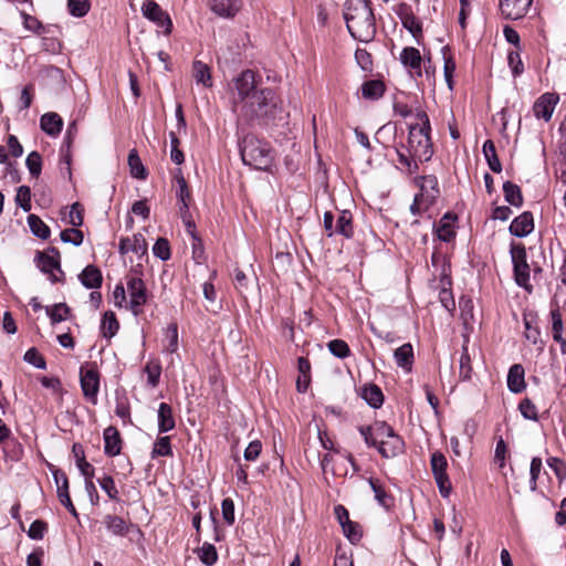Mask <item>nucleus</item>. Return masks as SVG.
Returning a JSON list of instances; mask_svg holds the SVG:
<instances>
[{
    "instance_id": "nucleus-1",
    "label": "nucleus",
    "mask_w": 566,
    "mask_h": 566,
    "mask_svg": "<svg viewBox=\"0 0 566 566\" xmlns=\"http://www.w3.org/2000/svg\"><path fill=\"white\" fill-rule=\"evenodd\" d=\"M234 86L238 97L233 99L234 105L241 103L242 116L248 120H260L268 124L275 118L279 111L274 102L272 88L258 90L255 73L252 70L242 71L234 78Z\"/></svg>"
},
{
    "instance_id": "nucleus-2",
    "label": "nucleus",
    "mask_w": 566,
    "mask_h": 566,
    "mask_svg": "<svg viewBox=\"0 0 566 566\" xmlns=\"http://www.w3.org/2000/svg\"><path fill=\"white\" fill-rule=\"evenodd\" d=\"M344 19L350 35L360 42L368 43L376 34V22L369 0H347Z\"/></svg>"
},
{
    "instance_id": "nucleus-3",
    "label": "nucleus",
    "mask_w": 566,
    "mask_h": 566,
    "mask_svg": "<svg viewBox=\"0 0 566 566\" xmlns=\"http://www.w3.org/2000/svg\"><path fill=\"white\" fill-rule=\"evenodd\" d=\"M241 159L244 165L258 170H266L273 163L271 146L254 135H247L239 143Z\"/></svg>"
},
{
    "instance_id": "nucleus-4",
    "label": "nucleus",
    "mask_w": 566,
    "mask_h": 566,
    "mask_svg": "<svg viewBox=\"0 0 566 566\" xmlns=\"http://www.w3.org/2000/svg\"><path fill=\"white\" fill-rule=\"evenodd\" d=\"M510 254L513 264V275L515 283L523 287L526 292L531 293L533 286L530 284L531 268L526 260V249L523 243H515L510 245Z\"/></svg>"
},
{
    "instance_id": "nucleus-5",
    "label": "nucleus",
    "mask_w": 566,
    "mask_h": 566,
    "mask_svg": "<svg viewBox=\"0 0 566 566\" xmlns=\"http://www.w3.org/2000/svg\"><path fill=\"white\" fill-rule=\"evenodd\" d=\"M80 382L84 397L92 403H96L99 390V371L94 363L81 366Z\"/></svg>"
},
{
    "instance_id": "nucleus-6",
    "label": "nucleus",
    "mask_w": 566,
    "mask_h": 566,
    "mask_svg": "<svg viewBox=\"0 0 566 566\" xmlns=\"http://www.w3.org/2000/svg\"><path fill=\"white\" fill-rule=\"evenodd\" d=\"M126 285L130 296L129 308L134 315L142 312V307L147 303V289L142 277L137 275H127Z\"/></svg>"
},
{
    "instance_id": "nucleus-7",
    "label": "nucleus",
    "mask_w": 566,
    "mask_h": 566,
    "mask_svg": "<svg viewBox=\"0 0 566 566\" xmlns=\"http://www.w3.org/2000/svg\"><path fill=\"white\" fill-rule=\"evenodd\" d=\"M142 13L158 28H164V33L166 35L171 33L172 21L169 14L164 11L155 0H146L142 6Z\"/></svg>"
},
{
    "instance_id": "nucleus-8",
    "label": "nucleus",
    "mask_w": 566,
    "mask_h": 566,
    "mask_svg": "<svg viewBox=\"0 0 566 566\" xmlns=\"http://www.w3.org/2000/svg\"><path fill=\"white\" fill-rule=\"evenodd\" d=\"M34 261L43 273L49 274V279L52 283L64 282V272L61 269L60 260L54 259V256L50 258L48 253L38 251Z\"/></svg>"
},
{
    "instance_id": "nucleus-9",
    "label": "nucleus",
    "mask_w": 566,
    "mask_h": 566,
    "mask_svg": "<svg viewBox=\"0 0 566 566\" xmlns=\"http://www.w3.org/2000/svg\"><path fill=\"white\" fill-rule=\"evenodd\" d=\"M54 482L56 484V492L57 497L61 502V504L75 517L78 518V513L75 509V506L72 503V500L70 497L69 493V479L64 471L57 468L51 469Z\"/></svg>"
},
{
    "instance_id": "nucleus-10",
    "label": "nucleus",
    "mask_w": 566,
    "mask_h": 566,
    "mask_svg": "<svg viewBox=\"0 0 566 566\" xmlns=\"http://www.w3.org/2000/svg\"><path fill=\"white\" fill-rule=\"evenodd\" d=\"M533 0H500L502 15L509 20H518L526 15Z\"/></svg>"
},
{
    "instance_id": "nucleus-11",
    "label": "nucleus",
    "mask_w": 566,
    "mask_h": 566,
    "mask_svg": "<svg viewBox=\"0 0 566 566\" xmlns=\"http://www.w3.org/2000/svg\"><path fill=\"white\" fill-rule=\"evenodd\" d=\"M397 14L402 27L411 33L418 43H420V39L422 38V23L413 14L411 8L408 4L402 3L400 4Z\"/></svg>"
},
{
    "instance_id": "nucleus-12",
    "label": "nucleus",
    "mask_w": 566,
    "mask_h": 566,
    "mask_svg": "<svg viewBox=\"0 0 566 566\" xmlns=\"http://www.w3.org/2000/svg\"><path fill=\"white\" fill-rule=\"evenodd\" d=\"M209 9L218 17L233 19L243 7L242 0H209Z\"/></svg>"
},
{
    "instance_id": "nucleus-13",
    "label": "nucleus",
    "mask_w": 566,
    "mask_h": 566,
    "mask_svg": "<svg viewBox=\"0 0 566 566\" xmlns=\"http://www.w3.org/2000/svg\"><path fill=\"white\" fill-rule=\"evenodd\" d=\"M559 96L556 93H544L539 96L533 105V112L536 118H542L548 122L552 118Z\"/></svg>"
},
{
    "instance_id": "nucleus-14",
    "label": "nucleus",
    "mask_w": 566,
    "mask_h": 566,
    "mask_svg": "<svg viewBox=\"0 0 566 566\" xmlns=\"http://www.w3.org/2000/svg\"><path fill=\"white\" fill-rule=\"evenodd\" d=\"M534 230V219L530 211H524L520 216L513 219L509 227V231L512 235L517 238H524Z\"/></svg>"
},
{
    "instance_id": "nucleus-15",
    "label": "nucleus",
    "mask_w": 566,
    "mask_h": 566,
    "mask_svg": "<svg viewBox=\"0 0 566 566\" xmlns=\"http://www.w3.org/2000/svg\"><path fill=\"white\" fill-rule=\"evenodd\" d=\"M376 448L382 458L390 459L403 452L405 442L400 436L395 434L387 439H380Z\"/></svg>"
},
{
    "instance_id": "nucleus-16",
    "label": "nucleus",
    "mask_w": 566,
    "mask_h": 566,
    "mask_svg": "<svg viewBox=\"0 0 566 566\" xmlns=\"http://www.w3.org/2000/svg\"><path fill=\"white\" fill-rule=\"evenodd\" d=\"M147 242L143 234L136 233L130 238H122L118 244V252L122 255L127 254L128 252H134L137 255H145L147 253Z\"/></svg>"
},
{
    "instance_id": "nucleus-17",
    "label": "nucleus",
    "mask_w": 566,
    "mask_h": 566,
    "mask_svg": "<svg viewBox=\"0 0 566 566\" xmlns=\"http://www.w3.org/2000/svg\"><path fill=\"white\" fill-rule=\"evenodd\" d=\"M76 134H77V123H76V120H73L67 126L63 143L61 146V155H62L63 161L66 165L65 170H66L69 178H71V176H72L70 149L72 147V144L74 142Z\"/></svg>"
},
{
    "instance_id": "nucleus-18",
    "label": "nucleus",
    "mask_w": 566,
    "mask_h": 566,
    "mask_svg": "<svg viewBox=\"0 0 566 566\" xmlns=\"http://www.w3.org/2000/svg\"><path fill=\"white\" fill-rule=\"evenodd\" d=\"M104 452L108 457H115L120 453L122 439L117 428L109 426L104 430Z\"/></svg>"
},
{
    "instance_id": "nucleus-19",
    "label": "nucleus",
    "mask_w": 566,
    "mask_h": 566,
    "mask_svg": "<svg viewBox=\"0 0 566 566\" xmlns=\"http://www.w3.org/2000/svg\"><path fill=\"white\" fill-rule=\"evenodd\" d=\"M78 280L83 286L93 290L102 286L103 275L97 266L90 264L78 274Z\"/></svg>"
},
{
    "instance_id": "nucleus-20",
    "label": "nucleus",
    "mask_w": 566,
    "mask_h": 566,
    "mask_svg": "<svg viewBox=\"0 0 566 566\" xmlns=\"http://www.w3.org/2000/svg\"><path fill=\"white\" fill-rule=\"evenodd\" d=\"M40 127L49 136L55 137L63 128V119L57 113H45L40 118Z\"/></svg>"
},
{
    "instance_id": "nucleus-21",
    "label": "nucleus",
    "mask_w": 566,
    "mask_h": 566,
    "mask_svg": "<svg viewBox=\"0 0 566 566\" xmlns=\"http://www.w3.org/2000/svg\"><path fill=\"white\" fill-rule=\"evenodd\" d=\"M400 62L403 66L415 71L418 76H421L422 57L418 49L413 46L403 48L400 53Z\"/></svg>"
},
{
    "instance_id": "nucleus-22",
    "label": "nucleus",
    "mask_w": 566,
    "mask_h": 566,
    "mask_svg": "<svg viewBox=\"0 0 566 566\" xmlns=\"http://www.w3.org/2000/svg\"><path fill=\"white\" fill-rule=\"evenodd\" d=\"M524 375L525 371L521 364L511 366L507 374V388L511 392L520 394L525 389Z\"/></svg>"
},
{
    "instance_id": "nucleus-23",
    "label": "nucleus",
    "mask_w": 566,
    "mask_h": 566,
    "mask_svg": "<svg viewBox=\"0 0 566 566\" xmlns=\"http://www.w3.org/2000/svg\"><path fill=\"white\" fill-rule=\"evenodd\" d=\"M415 126H417V130H416V132H418L417 135L422 136L423 143H424L423 150L420 151V149L417 148L416 154L418 155V158L421 161H428L432 157V154H433L431 138H430V130H431L430 120L428 119V122H422L421 126H419L418 124H416Z\"/></svg>"
},
{
    "instance_id": "nucleus-24",
    "label": "nucleus",
    "mask_w": 566,
    "mask_h": 566,
    "mask_svg": "<svg viewBox=\"0 0 566 566\" xmlns=\"http://www.w3.org/2000/svg\"><path fill=\"white\" fill-rule=\"evenodd\" d=\"M103 523L106 530L115 536H126L132 526V524H128L123 517L114 514L105 515Z\"/></svg>"
},
{
    "instance_id": "nucleus-25",
    "label": "nucleus",
    "mask_w": 566,
    "mask_h": 566,
    "mask_svg": "<svg viewBox=\"0 0 566 566\" xmlns=\"http://www.w3.org/2000/svg\"><path fill=\"white\" fill-rule=\"evenodd\" d=\"M72 453L75 458L76 467L84 479L93 478L95 469L91 463L86 461L83 446L78 442H75L72 447Z\"/></svg>"
},
{
    "instance_id": "nucleus-26",
    "label": "nucleus",
    "mask_w": 566,
    "mask_h": 566,
    "mask_svg": "<svg viewBox=\"0 0 566 566\" xmlns=\"http://www.w3.org/2000/svg\"><path fill=\"white\" fill-rule=\"evenodd\" d=\"M176 421L172 413V408L166 402H161L158 408V431L160 433L172 430Z\"/></svg>"
},
{
    "instance_id": "nucleus-27",
    "label": "nucleus",
    "mask_w": 566,
    "mask_h": 566,
    "mask_svg": "<svg viewBox=\"0 0 566 566\" xmlns=\"http://www.w3.org/2000/svg\"><path fill=\"white\" fill-rule=\"evenodd\" d=\"M386 85L381 80H368L361 85V95L366 99L377 101L384 96Z\"/></svg>"
},
{
    "instance_id": "nucleus-28",
    "label": "nucleus",
    "mask_w": 566,
    "mask_h": 566,
    "mask_svg": "<svg viewBox=\"0 0 566 566\" xmlns=\"http://www.w3.org/2000/svg\"><path fill=\"white\" fill-rule=\"evenodd\" d=\"M394 357L399 367L403 368L407 371H410L413 365V348L410 343H406L398 347Z\"/></svg>"
},
{
    "instance_id": "nucleus-29",
    "label": "nucleus",
    "mask_w": 566,
    "mask_h": 566,
    "mask_svg": "<svg viewBox=\"0 0 566 566\" xmlns=\"http://www.w3.org/2000/svg\"><path fill=\"white\" fill-rule=\"evenodd\" d=\"M361 398L371 407V408H380L384 403V394L381 389L375 385L369 384L364 386L361 389Z\"/></svg>"
},
{
    "instance_id": "nucleus-30",
    "label": "nucleus",
    "mask_w": 566,
    "mask_h": 566,
    "mask_svg": "<svg viewBox=\"0 0 566 566\" xmlns=\"http://www.w3.org/2000/svg\"><path fill=\"white\" fill-rule=\"evenodd\" d=\"M450 220L454 221L457 220V217L447 212L436 229L439 240L443 242H451L455 238V232Z\"/></svg>"
},
{
    "instance_id": "nucleus-31",
    "label": "nucleus",
    "mask_w": 566,
    "mask_h": 566,
    "mask_svg": "<svg viewBox=\"0 0 566 566\" xmlns=\"http://www.w3.org/2000/svg\"><path fill=\"white\" fill-rule=\"evenodd\" d=\"M335 232L345 237L346 239H349L354 235L353 216L350 211H340L336 220Z\"/></svg>"
},
{
    "instance_id": "nucleus-32",
    "label": "nucleus",
    "mask_w": 566,
    "mask_h": 566,
    "mask_svg": "<svg viewBox=\"0 0 566 566\" xmlns=\"http://www.w3.org/2000/svg\"><path fill=\"white\" fill-rule=\"evenodd\" d=\"M482 151H483V155L485 157L489 168L495 174L501 172L502 164L497 157L495 145L491 139H488L484 142Z\"/></svg>"
},
{
    "instance_id": "nucleus-33",
    "label": "nucleus",
    "mask_w": 566,
    "mask_h": 566,
    "mask_svg": "<svg viewBox=\"0 0 566 566\" xmlns=\"http://www.w3.org/2000/svg\"><path fill=\"white\" fill-rule=\"evenodd\" d=\"M28 226L32 232V234L42 240H46L51 235L50 228L42 221V219L36 214H29L27 218Z\"/></svg>"
},
{
    "instance_id": "nucleus-34",
    "label": "nucleus",
    "mask_w": 566,
    "mask_h": 566,
    "mask_svg": "<svg viewBox=\"0 0 566 566\" xmlns=\"http://www.w3.org/2000/svg\"><path fill=\"white\" fill-rule=\"evenodd\" d=\"M370 488L375 494V499L379 505L385 509H390L394 505V497L386 492L384 486L379 483L377 479H369Z\"/></svg>"
},
{
    "instance_id": "nucleus-35",
    "label": "nucleus",
    "mask_w": 566,
    "mask_h": 566,
    "mask_svg": "<svg viewBox=\"0 0 566 566\" xmlns=\"http://www.w3.org/2000/svg\"><path fill=\"white\" fill-rule=\"evenodd\" d=\"M504 198L507 203L514 207H521L523 205V195L520 186L512 181H505L503 184Z\"/></svg>"
},
{
    "instance_id": "nucleus-36",
    "label": "nucleus",
    "mask_w": 566,
    "mask_h": 566,
    "mask_svg": "<svg viewBox=\"0 0 566 566\" xmlns=\"http://www.w3.org/2000/svg\"><path fill=\"white\" fill-rule=\"evenodd\" d=\"M101 329L103 336L106 338H112L116 335L119 329V323L116 318V315L112 311H107L104 313L101 324Z\"/></svg>"
},
{
    "instance_id": "nucleus-37",
    "label": "nucleus",
    "mask_w": 566,
    "mask_h": 566,
    "mask_svg": "<svg viewBox=\"0 0 566 566\" xmlns=\"http://www.w3.org/2000/svg\"><path fill=\"white\" fill-rule=\"evenodd\" d=\"M450 51L449 45L442 48L441 52L443 55V75L446 83L450 90H453V74L455 71V61L451 55H447V52Z\"/></svg>"
},
{
    "instance_id": "nucleus-38",
    "label": "nucleus",
    "mask_w": 566,
    "mask_h": 566,
    "mask_svg": "<svg viewBox=\"0 0 566 566\" xmlns=\"http://www.w3.org/2000/svg\"><path fill=\"white\" fill-rule=\"evenodd\" d=\"M192 69H193V76H195L197 83H201L206 87L212 86L211 72H210L209 66L206 63H203L201 61H195L192 64Z\"/></svg>"
},
{
    "instance_id": "nucleus-39",
    "label": "nucleus",
    "mask_w": 566,
    "mask_h": 566,
    "mask_svg": "<svg viewBox=\"0 0 566 566\" xmlns=\"http://www.w3.org/2000/svg\"><path fill=\"white\" fill-rule=\"evenodd\" d=\"M128 165L133 177L138 179H146L147 171L144 167L136 149H132L128 154Z\"/></svg>"
},
{
    "instance_id": "nucleus-40",
    "label": "nucleus",
    "mask_w": 566,
    "mask_h": 566,
    "mask_svg": "<svg viewBox=\"0 0 566 566\" xmlns=\"http://www.w3.org/2000/svg\"><path fill=\"white\" fill-rule=\"evenodd\" d=\"M45 311L51 319V324L54 325L66 319L71 308L65 303H57L52 307H45Z\"/></svg>"
},
{
    "instance_id": "nucleus-41",
    "label": "nucleus",
    "mask_w": 566,
    "mask_h": 566,
    "mask_svg": "<svg viewBox=\"0 0 566 566\" xmlns=\"http://www.w3.org/2000/svg\"><path fill=\"white\" fill-rule=\"evenodd\" d=\"M42 165H43L42 156L40 155L39 151L33 150L28 155V157L25 159V166H27L31 177L39 178V176L41 175V171H42Z\"/></svg>"
},
{
    "instance_id": "nucleus-42",
    "label": "nucleus",
    "mask_w": 566,
    "mask_h": 566,
    "mask_svg": "<svg viewBox=\"0 0 566 566\" xmlns=\"http://www.w3.org/2000/svg\"><path fill=\"white\" fill-rule=\"evenodd\" d=\"M199 559L206 566L214 565L218 560V553L216 547L208 542L203 543V545L199 549Z\"/></svg>"
},
{
    "instance_id": "nucleus-43",
    "label": "nucleus",
    "mask_w": 566,
    "mask_h": 566,
    "mask_svg": "<svg viewBox=\"0 0 566 566\" xmlns=\"http://www.w3.org/2000/svg\"><path fill=\"white\" fill-rule=\"evenodd\" d=\"M172 449L170 444V438L165 436L160 437L154 443V449L151 451V458L156 457H171Z\"/></svg>"
},
{
    "instance_id": "nucleus-44",
    "label": "nucleus",
    "mask_w": 566,
    "mask_h": 566,
    "mask_svg": "<svg viewBox=\"0 0 566 566\" xmlns=\"http://www.w3.org/2000/svg\"><path fill=\"white\" fill-rule=\"evenodd\" d=\"M147 374V384L155 388L158 386L161 375V366L159 361H149L144 368Z\"/></svg>"
},
{
    "instance_id": "nucleus-45",
    "label": "nucleus",
    "mask_w": 566,
    "mask_h": 566,
    "mask_svg": "<svg viewBox=\"0 0 566 566\" xmlns=\"http://www.w3.org/2000/svg\"><path fill=\"white\" fill-rule=\"evenodd\" d=\"M328 350L337 358L344 359L350 355L348 344L343 339H333L327 344Z\"/></svg>"
},
{
    "instance_id": "nucleus-46",
    "label": "nucleus",
    "mask_w": 566,
    "mask_h": 566,
    "mask_svg": "<svg viewBox=\"0 0 566 566\" xmlns=\"http://www.w3.org/2000/svg\"><path fill=\"white\" fill-rule=\"evenodd\" d=\"M15 203L21 207L24 212L31 210V189L29 186H20L17 189Z\"/></svg>"
},
{
    "instance_id": "nucleus-47",
    "label": "nucleus",
    "mask_w": 566,
    "mask_h": 566,
    "mask_svg": "<svg viewBox=\"0 0 566 566\" xmlns=\"http://www.w3.org/2000/svg\"><path fill=\"white\" fill-rule=\"evenodd\" d=\"M90 0H67L69 12L76 18H82L90 11Z\"/></svg>"
},
{
    "instance_id": "nucleus-48",
    "label": "nucleus",
    "mask_w": 566,
    "mask_h": 566,
    "mask_svg": "<svg viewBox=\"0 0 566 566\" xmlns=\"http://www.w3.org/2000/svg\"><path fill=\"white\" fill-rule=\"evenodd\" d=\"M153 253L161 261H167L171 256L170 244L166 238H158L153 247Z\"/></svg>"
},
{
    "instance_id": "nucleus-49",
    "label": "nucleus",
    "mask_w": 566,
    "mask_h": 566,
    "mask_svg": "<svg viewBox=\"0 0 566 566\" xmlns=\"http://www.w3.org/2000/svg\"><path fill=\"white\" fill-rule=\"evenodd\" d=\"M60 238L64 243H71L75 247H80L83 243L84 234L76 228L65 229L60 233Z\"/></svg>"
},
{
    "instance_id": "nucleus-50",
    "label": "nucleus",
    "mask_w": 566,
    "mask_h": 566,
    "mask_svg": "<svg viewBox=\"0 0 566 566\" xmlns=\"http://www.w3.org/2000/svg\"><path fill=\"white\" fill-rule=\"evenodd\" d=\"M430 464L433 476L447 473L448 462L443 453L440 451H436L431 454Z\"/></svg>"
},
{
    "instance_id": "nucleus-51",
    "label": "nucleus",
    "mask_w": 566,
    "mask_h": 566,
    "mask_svg": "<svg viewBox=\"0 0 566 566\" xmlns=\"http://www.w3.org/2000/svg\"><path fill=\"white\" fill-rule=\"evenodd\" d=\"M342 530L346 538L352 544H356L361 539L363 533L358 523L350 521L344 524Z\"/></svg>"
},
{
    "instance_id": "nucleus-52",
    "label": "nucleus",
    "mask_w": 566,
    "mask_h": 566,
    "mask_svg": "<svg viewBox=\"0 0 566 566\" xmlns=\"http://www.w3.org/2000/svg\"><path fill=\"white\" fill-rule=\"evenodd\" d=\"M518 410L525 419L533 420V421L538 420L537 408L531 399H528V398L522 399L518 405Z\"/></svg>"
},
{
    "instance_id": "nucleus-53",
    "label": "nucleus",
    "mask_w": 566,
    "mask_h": 566,
    "mask_svg": "<svg viewBox=\"0 0 566 566\" xmlns=\"http://www.w3.org/2000/svg\"><path fill=\"white\" fill-rule=\"evenodd\" d=\"M98 484L111 500H119L118 490L115 485L114 479L111 475L105 474L103 478L98 479Z\"/></svg>"
},
{
    "instance_id": "nucleus-54",
    "label": "nucleus",
    "mask_w": 566,
    "mask_h": 566,
    "mask_svg": "<svg viewBox=\"0 0 566 566\" xmlns=\"http://www.w3.org/2000/svg\"><path fill=\"white\" fill-rule=\"evenodd\" d=\"M546 462L547 465L554 471L559 483L566 480V463L564 460L556 457H551L546 460Z\"/></svg>"
},
{
    "instance_id": "nucleus-55",
    "label": "nucleus",
    "mask_w": 566,
    "mask_h": 566,
    "mask_svg": "<svg viewBox=\"0 0 566 566\" xmlns=\"http://www.w3.org/2000/svg\"><path fill=\"white\" fill-rule=\"evenodd\" d=\"M23 359L28 364L33 365L34 367H36L39 369L46 368V363H45L44 357L38 352V349L35 347L29 348L25 352Z\"/></svg>"
},
{
    "instance_id": "nucleus-56",
    "label": "nucleus",
    "mask_w": 566,
    "mask_h": 566,
    "mask_svg": "<svg viewBox=\"0 0 566 566\" xmlns=\"http://www.w3.org/2000/svg\"><path fill=\"white\" fill-rule=\"evenodd\" d=\"M48 531V523L42 520H35L32 522L28 530V536L31 539L40 541L44 537L45 532Z\"/></svg>"
},
{
    "instance_id": "nucleus-57",
    "label": "nucleus",
    "mask_w": 566,
    "mask_h": 566,
    "mask_svg": "<svg viewBox=\"0 0 566 566\" xmlns=\"http://www.w3.org/2000/svg\"><path fill=\"white\" fill-rule=\"evenodd\" d=\"M166 340L168 342L167 352L175 353L178 349V326L176 323L168 325L165 334Z\"/></svg>"
},
{
    "instance_id": "nucleus-58",
    "label": "nucleus",
    "mask_w": 566,
    "mask_h": 566,
    "mask_svg": "<svg viewBox=\"0 0 566 566\" xmlns=\"http://www.w3.org/2000/svg\"><path fill=\"white\" fill-rule=\"evenodd\" d=\"M171 151L170 158L176 165H181L185 160L184 153L179 149L180 140L174 132L169 133Z\"/></svg>"
},
{
    "instance_id": "nucleus-59",
    "label": "nucleus",
    "mask_w": 566,
    "mask_h": 566,
    "mask_svg": "<svg viewBox=\"0 0 566 566\" xmlns=\"http://www.w3.org/2000/svg\"><path fill=\"white\" fill-rule=\"evenodd\" d=\"M84 221V208L80 202H74L71 206V211L69 216V223L74 228L81 227Z\"/></svg>"
},
{
    "instance_id": "nucleus-60",
    "label": "nucleus",
    "mask_w": 566,
    "mask_h": 566,
    "mask_svg": "<svg viewBox=\"0 0 566 566\" xmlns=\"http://www.w3.org/2000/svg\"><path fill=\"white\" fill-rule=\"evenodd\" d=\"M460 378L462 380H469L471 378L472 367L471 359L468 354L467 347L463 348V352L460 357Z\"/></svg>"
},
{
    "instance_id": "nucleus-61",
    "label": "nucleus",
    "mask_w": 566,
    "mask_h": 566,
    "mask_svg": "<svg viewBox=\"0 0 566 566\" xmlns=\"http://www.w3.org/2000/svg\"><path fill=\"white\" fill-rule=\"evenodd\" d=\"M222 517L228 525H232L235 521L234 502L230 497H226L221 503Z\"/></svg>"
},
{
    "instance_id": "nucleus-62",
    "label": "nucleus",
    "mask_w": 566,
    "mask_h": 566,
    "mask_svg": "<svg viewBox=\"0 0 566 566\" xmlns=\"http://www.w3.org/2000/svg\"><path fill=\"white\" fill-rule=\"evenodd\" d=\"M524 326H525V337L527 340L532 342L536 345L541 337V331L538 326L533 325V321L528 319L526 315H524Z\"/></svg>"
},
{
    "instance_id": "nucleus-63",
    "label": "nucleus",
    "mask_w": 566,
    "mask_h": 566,
    "mask_svg": "<svg viewBox=\"0 0 566 566\" xmlns=\"http://www.w3.org/2000/svg\"><path fill=\"white\" fill-rule=\"evenodd\" d=\"M355 59L358 65L364 71H371L373 67V59L371 54L365 49H357L355 51Z\"/></svg>"
},
{
    "instance_id": "nucleus-64",
    "label": "nucleus",
    "mask_w": 566,
    "mask_h": 566,
    "mask_svg": "<svg viewBox=\"0 0 566 566\" xmlns=\"http://www.w3.org/2000/svg\"><path fill=\"white\" fill-rule=\"evenodd\" d=\"M21 17L23 18V25L25 29H28L36 34L42 33V31L44 30V27L35 17L30 15L24 11L21 12Z\"/></svg>"
}]
</instances>
